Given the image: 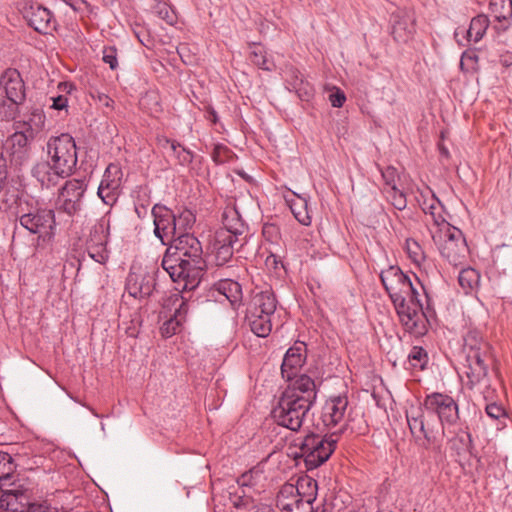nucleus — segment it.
Returning <instances> with one entry per match:
<instances>
[{"instance_id":"nucleus-1","label":"nucleus","mask_w":512,"mask_h":512,"mask_svg":"<svg viewBox=\"0 0 512 512\" xmlns=\"http://www.w3.org/2000/svg\"><path fill=\"white\" fill-rule=\"evenodd\" d=\"M171 240L175 243V251L167 250L162 267L182 290H193L198 286L205 267L201 243L190 233H179Z\"/></svg>"},{"instance_id":"nucleus-2","label":"nucleus","mask_w":512,"mask_h":512,"mask_svg":"<svg viewBox=\"0 0 512 512\" xmlns=\"http://www.w3.org/2000/svg\"><path fill=\"white\" fill-rule=\"evenodd\" d=\"M45 161L32 168L33 177L42 187H52L70 176L76 168L78 157L74 138L68 133L51 136L46 143Z\"/></svg>"},{"instance_id":"nucleus-3","label":"nucleus","mask_w":512,"mask_h":512,"mask_svg":"<svg viewBox=\"0 0 512 512\" xmlns=\"http://www.w3.org/2000/svg\"><path fill=\"white\" fill-rule=\"evenodd\" d=\"M406 420L415 443L430 450L436 457L443 453L445 428L421 406H410L406 410Z\"/></svg>"},{"instance_id":"nucleus-4","label":"nucleus","mask_w":512,"mask_h":512,"mask_svg":"<svg viewBox=\"0 0 512 512\" xmlns=\"http://www.w3.org/2000/svg\"><path fill=\"white\" fill-rule=\"evenodd\" d=\"M442 227L430 229L433 242L441 255L451 264L458 265L466 258L468 246L460 229L452 226L446 219H440Z\"/></svg>"},{"instance_id":"nucleus-5","label":"nucleus","mask_w":512,"mask_h":512,"mask_svg":"<svg viewBox=\"0 0 512 512\" xmlns=\"http://www.w3.org/2000/svg\"><path fill=\"white\" fill-rule=\"evenodd\" d=\"M17 218L20 225L32 234L38 235V240H51L54 236V210L40 206L38 203L20 204Z\"/></svg>"},{"instance_id":"nucleus-6","label":"nucleus","mask_w":512,"mask_h":512,"mask_svg":"<svg viewBox=\"0 0 512 512\" xmlns=\"http://www.w3.org/2000/svg\"><path fill=\"white\" fill-rule=\"evenodd\" d=\"M338 439L337 433L305 436L299 445V455L304 459L306 468L312 470L325 463L334 452Z\"/></svg>"},{"instance_id":"nucleus-7","label":"nucleus","mask_w":512,"mask_h":512,"mask_svg":"<svg viewBox=\"0 0 512 512\" xmlns=\"http://www.w3.org/2000/svg\"><path fill=\"white\" fill-rule=\"evenodd\" d=\"M310 409L311 406L305 405L303 400L282 393L277 406L272 410V417L278 425L299 431Z\"/></svg>"},{"instance_id":"nucleus-8","label":"nucleus","mask_w":512,"mask_h":512,"mask_svg":"<svg viewBox=\"0 0 512 512\" xmlns=\"http://www.w3.org/2000/svg\"><path fill=\"white\" fill-rule=\"evenodd\" d=\"M422 408L444 428L455 425L460 418L458 404L448 394L433 392L426 395Z\"/></svg>"},{"instance_id":"nucleus-9","label":"nucleus","mask_w":512,"mask_h":512,"mask_svg":"<svg viewBox=\"0 0 512 512\" xmlns=\"http://www.w3.org/2000/svg\"><path fill=\"white\" fill-rule=\"evenodd\" d=\"M7 120L13 121L12 128L29 134L36 138L45 127L46 117L42 109L31 107L21 113L20 106H7L5 110Z\"/></svg>"},{"instance_id":"nucleus-10","label":"nucleus","mask_w":512,"mask_h":512,"mask_svg":"<svg viewBox=\"0 0 512 512\" xmlns=\"http://www.w3.org/2000/svg\"><path fill=\"white\" fill-rule=\"evenodd\" d=\"M413 277L415 283L397 266H390L380 273L381 282L391 301L407 294H417V290L420 289L418 286L420 280L415 275Z\"/></svg>"},{"instance_id":"nucleus-11","label":"nucleus","mask_w":512,"mask_h":512,"mask_svg":"<svg viewBox=\"0 0 512 512\" xmlns=\"http://www.w3.org/2000/svg\"><path fill=\"white\" fill-rule=\"evenodd\" d=\"M87 187L88 183L85 178H73L66 181L64 186L59 190L56 201L58 210L70 216L78 213L82 209L83 198Z\"/></svg>"},{"instance_id":"nucleus-12","label":"nucleus","mask_w":512,"mask_h":512,"mask_svg":"<svg viewBox=\"0 0 512 512\" xmlns=\"http://www.w3.org/2000/svg\"><path fill=\"white\" fill-rule=\"evenodd\" d=\"M348 398L345 395L331 396L326 400L322 408V422L328 428L339 426L337 433L339 437L346 430L347 426Z\"/></svg>"},{"instance_id":"nucleus-13","label":"nucleus","mask_w":512,"mask_h":512,"mask_svg":"<svg viewBox=\"0 0 512 512\" xmlns=\"http://www.w3.org/2000/svg\"><path fill=\"white\" fill-rule=\"evenodd\" d=\"M418 286L422 291L425 303L423 302V308L412 310L409 313L408 319L403 318L400 320L405 330L414 336H423L428 331L429 319L433 317L434 311L431 306L430 298L426 288L421 282H418Z\"/></svg>"},{"instance_id":"nucleus-14","label":"nucleus","mask_w":512,"mask_h":512,"mask_svg":"<svg viewBox=\"0 0 512 512\" xmlns=\"http://www.w3.org/2000/svg\"><path fill=\"white\" fill-rule=\"evenodd\" d=\"M0 93L11 102L9 106H22L26 99V86L17 69L7 68L0 76Z\"/></svg>"},{"instance_id":"nucleus-15","label":"nucleus","mask_w":512,"mask_h":512,"mask_svg":"<svg viewBox=\"0 0 512 512\" xmlns=\"http://www.w3.org/2000/svg\"><path fill=\"white\" fill-rule=\"evenodd\" d=\"M490 355L474 354L470 357H465L463 364L464 371L468 382L467 386L473 389L475 386L480 385L488 389L490 387V379L488 375Z\"/></svg>"},{"instance_id":"nucleus-16","label":"nucleus","mask_w":512,"mask_h":512,"mask_svg":"<svg viewBox=\"0 0 512 512\" xmlns=\"http://www.w3.org/2000/svg\"><path fill=\"white\" fill-rule=\"evenodd\" d=\"M123 172L116 164H109L98 186L97 195L108 206H113L120 195Z\"/></svg>"},{"instance_id":"nucleus-17","label":"nucleus","mask_w":512,"mask_h":512,"mask_svg":"<svg viewBox=\"0 0 512 512\" xmlns=\"http://www.w3.org/2000/svg\"><path fill=\"white\" fill-rule=\"evenodd\" d=\"M288 381L289 384L282 393L294 399L303 400L305 405L312 407L317 397L314 380L306 374H301L292 376Z\"/></svg>"},{"instance_id":"nucleus-18","label":"nucleus","mask_w":512,"mask_h":512,"mask_svg":"<svg viewBox=\"0 0 512 512\" xmlns=\"http://www.w3.org/2000/svg\"><path fill=\"white\" fill-rule=\"evenodd\" d=\"M35 503L30 501L28 489L22 486L0 492V508L8 512H27Z\"/></svg>"},{"instance_id":"nucleus-19","label":"nucleus","mask_w":512,"mask_h":512,"mask_svg":"<svg viewBox=\"0 0 512 512\" xmlns=\"http://www.w3.org/2000/svg\"><path fill=\"white\" fill-rule=\"evenodd\" d=\"M154 218V234L166 244V240H171L176 234L174 212L162 205L156 204L152 208Z\"/></svg>"},{"instance_id":"nucleus-20","label":"nucleus","mask_w":512,"mask_h":512,"mask_svg":"<svg viewBox=\"0 0 512 512\" xmlns=\"http://www.w3.org/2000/svg\"><path fill=\"white\" fill-rule=\"evenodd\" d=\"M13 130L14 132L6 140L7 149L12 161L22 165L29 160L31 144L36 138L17 129Z\"/></svg>"},{"instance_id":"nucleus-21","label":"nucleus","mask_w":512,"mask_h":512,"mask_svg":"<svg viewBox=\"0 0 512 512\" xmlns=\"http://www.w3.org/2000/svg\"><path fill=\"white\" fill-rule=\"evenodd\" d=\"M277 507L282 512H312L313 506L308 503L307 500L299 497L297 490L294 489L293 484H285L278 496H277Z\"/></svg>"},{"instance_id":"nucleus-22","label":"nucleus","mask_w":512,"mask_h":512,"mask_svg":"<svg viewBox=\"0 0 512 512\" xmlns=\"http://www.w3.org/2000/svg\"><path fill=\"white\" fill-rule=\"evenodd\" d=\"M153 273L130 272L126 280V291L134 298L149 297L155 289Z\"/></svg>"},{"instance_id":"nucleus-23","label":"nucleus","mask_w":512,"mask_h":512,"mask_svg":"<svg viewBox=\"0 0 512 512\" xmlns=\"http://www.w3.org/2000/svg\"><path fill=\"white\" fill-rule=\"evenodd\" d=\"M108 233L104 224L95 225L87 242L88 255L97 263L103 264L108 259L106 249Z\"/></svg>"},{"instance_id":"nucleus-24","label":"nucleus","mask_w":512,"mask_h":512,"mask_svg":"<svg viewBox=\"0 0 512 512\" xmlns=\"http://www.w3.org/2000/svg\"><path fill=\"white\" fill-rule=\"evenodd\" d=\"M243 239L235 238L231 234H227L225 231H216L213 252L215 254L216 263L219 266L226 264L233 256L236 250L235 245L237 243L242 245Z\"/></svg>"},{"instance_id":"nucleus-25","label":"nucleus","mask_w":512,"mask_h":512,"mask_svg":"<svg viewBox=\"0 0 512 512\" xmlns=\"http://www.w3.org/2000/svg\"><path fill=\"white\" fill-rule=\"evenodd\" d=\"M26 18L29 25L39 33L49 34L55 29L53 14L41 5H31L26 12Z\"/></svg>"},{"instance_id":"nucleus-26","label":"nucleus","mask_w":512,"mask_h":512,"mask_svg":"<svg viewBox=\"0 0 512 512\" xmlns=\"http://www.w3.org/2000/svg\"><path fill=\"white\" fill-rule=\"evenodd\" d=\"M417 201L423 210V212L431 217L432 223L429 225L430 229H436V227H442L440 219H445L442 215L443 206L439 199L432 193L430 189L421 191Z\"/></svg>"},{"instance_id":"nucleus-27","label":"nucleus","mask_w":512,"mask_h":512,"mask_svg":"<svg viewBox=\"0 0 512 512\" xmlns=\"http://www.w3.org/2000/svg\"><path fill=\"white\" fill-rule=\"evenodd\" d=\"M415 32V19L412 14L399 11L392 15L391 34L397 42H407Z\"/></svg>"},{"instance_id":"nucleus-28","label":"nucleus","mask_w":512,"mask_h":512,"mask_svg":"<svg viewBox=\"0 0 512 512\" xmlns=\"http://www.w3.org/2000/svg\"><path fill=\"white\" fill-rule=\"evenodd\" d=\"M305 350L304 344L299 343L286 351L281 365L283 378L291 380V377L296 375L297 370L305 363Z\"/></svg>"},{"instance_id":"nucleus-29","label":"nucleus","mask_w":512,"mask_h":512,"mask_svg":"<svg viewBox=\"0 0 512 512\" xmlns=\"http://www.w3.org/2000/svg\"><path fill=\"white\" fill-rule=\"evenodd\" d=\"M277 307L276 297L271 289L255 291L247 312L272 316Z\"/></svg>"},{"instance_id":"nucleus-30","label":"nucleus","mask_w":512,"mask_h":512,"mask_svg":"<svg viewBox=\"0 0 512 512\" xmlns=\"http://www.w3.org/2000/svg\"><path fill=\"white\" fill-rule=\"evenodd\" d=\"M175 311L161 326L160 331L163 337L169 338L177 333L178 329L185 321L188 312V304L178 295L173 300Z\"/></svg>"},{"instance_id":"nucleus-31","label":"nucleus","mask_w":512,"mask_h":512,"mask_svg":"<svg viewBox=\"0 0 512 512\" xmlns=\"http://www.w3.org/2000/svg\"><path fill=\"white\" fill-rule=\"evenodd\" d=\"M222 224L223 227L217 231H225L227 234H231L238 239H241L240 237L246 231V225L235 206L225 207L222 213Z\"/></svg>"},{"instance_id":"nucleus-32","label":"nucleus","mask_w":512,"mask_h":512,"mask_svg":"<svg viewBox=\"0 0 512 512\" xmlns=\"http://www.w3.org/2000/svg\"><path fill=\"white\" fill-rule=\"evenodd\" d=\"M285 201L289 206L295 219L304 226H309L312 222L308 210V200L305 196L292 192V196H285Z\"/></svg>"},{"instance_id":"nucleus-33","label":"nucleus","mask_w":512,"mask_h":512,"mask_svg":"<svg viewBox=\"0 0 512 512\" xmlns=\"http://www.w3.org/2000/svg\"><path fill=\"white\" fill-rule=\"evenodd\" d=\"M423 294L420 289L417 290V294H407L392 300L395 307L399 320L404 317L408 319L409 313L414 309L423 308Z\"/></svg>"},{"instance_id":"nucleus-34","label":"nucleus","mask_w":512,"mask_h":512,"mask_svg":"<svg viewBox=\"0 0 512 512\" xmlns=\"http://www.w3.org/2000/svg\"><path fill=\"white\" fill-rule=\"evenodd\" d=\"M490 10L498 22L495 28L499 31H506L512 18V0H491Z\"/></svg>"},{"instance_id":"nucleus-35","label":"nucleus","mask_w":512,"mask_h":512,"mask_svg":"<svg viewBox=\"0 0 512 512\" xmlns=\"http://www.w3.org/2000/svg\"><path fill=\"white\" fill-rule=\"evenodd\" d=\"M489 344L482 339L477 330H469L464 336L463 353L465 357L474 354L489 355Z\"/></svg>"},{"instance_id":"nucleus-36","label":"nucleus","mask_w":512,"mask_h":512,"mask_svg":"<svg viewBox=\"0 0 512 512\" xmlns=\"http://www.w3.org/2000/svg\"><path fill=\"white\" fill-rule=\"evenodd\" d=\"M216 289L227 298L234 308L241 304L242 288L238 282L231 279L220 280L216 284Z\"/></svg>"},{"instance_id":"nucleus-37","label":"nucleus","mask_w":512,"mask_h":512,"mask_svg":"<svg viewBox=\"0 0 512 512\" xmlns=\"http://www.w3.org/2000/svg\"><path fill=\"white\" fill-rule=\"evenodd\" d=\"M251 331L258 337H267L272 330L271 316L247 312Z\"/></svg>"},{"instance_id":"nucleus-38","label":"nucleus","mask_w":512,"mask_h":512,"mask_svg":"<svg viewBox=\"0 0 512 512\" xmlns=\"http://www.w3.org/2000/svg\"><path fill=\"white\" fill-rule=\"evenodd\" d=\"M480 273L471 267L462 269L458 275L459 285L466 294L476 290L480 285Z\"/></svg>"},{"instance_id":"nucleus-39","label":"nucleus","mask_w":512,"mask_h":512,"mask_svg":"<svg viewBox=\"0 0 512 512\" xmlns=\"http://www.w3.org/2000/svg\"><path fill=\"white\" fill-rule=\"evenodd\" d=\"M176 234L188 233L196 221L194 212L188 208L180 207L174 212Z\"/></svg>"},{"instance_id":"nucleus-40","label":"nucleus","mask_w":512,"mask_h":512,"mask_svg":"<svg viewBox=\"0 0 512 512\" xmlns=\"http://www.w3.org/2000/svg\"><path fill=\"white\" fill-rule=\"evenodd\" d=\"M317 488V482L310 477L300 478L297 484L294 485V489L297 490V494L299 493V497L307 500L312 506L317 497Z\"/></svg>"},{"instance_id":"nucleus-41","label":"nucleus","mask_w":512,"mask_h":512,"mask_svg":"<svg viewBox=\"0 0 512 512\" xmlns=\"http://www.w3.org/2000/svg\"><path fill=\"white\" fill-rule=\"evenodd\" d=\"M488 26L489 20L487 16L478 15L472 18L469 29L467 30L468 40L474 43L479 42L483 38Z\"/></svg>"},{"instance_id":"nucleus-42","label":"nucleus","mask_w":512,"mask_h":512,"mask_svg":"<svg viewBox=\"0 0 512 512\" xmlns=\"http://www.w3.org/2000/svg\"><path fill=\"white\" fill-rule=\"evenodd\" d=\"M163 142L162 146L166 145L170 147L173 155L177 159L178 163L182 166L189 165L193 161V153L187 148L183 147L180 143L175 140H170L168 138H163L161 140Z\"/></svg>"},{"instance_id":"nucleus-43","label":"nucleus","mask_w":512,"mask_h":512,"mask_svg":"<svg viewBox=\"0 0 512 512\" xmlns=\"http://www.w3.org/2000/svg\"><path fill=\"white\" fill-rule=\"evenodd\" d=\"M250 60L254 65L259 67L260 69L266 71H272L275 69L274 62L267 57L266 52L263 51L261 47H256L251 52Z\"/></svg>"},{"instance_id":"nucleus-44","label":"nucleus","mask_w":512,"mask_h":512,"mask_svg":"<svg viewBox=\"0 0 512 512\" xmlns=\"http://www.w3.org/2000/svg\"><path fill=\"white\" fill-rule=\"evenodd\" d=\"M290 75L292 78V81L290 82L292 89L299 94L301 99H308L311 96V89H308L304 85L301 73L296 69H291Z\"/></svg>"},{"instance_id":"nucleus-45","label":"nucleus","mask_w":512,"mask_h":512,"mask_svg":"<svg viewBox=\"0 0 512 512\" xmlns=\"http://www.w3.org/2000/svg\"><path fill=\"white\" fill-rule=\"evenodd\" d=\"M408 359L411 366L423 370L427 364L428 355L422 347L414 346L408 355Z\"/></svg>"},{"instance_id":"nucleus-46","label":"nucleus","mask_w":512,"mask_h":512,"mask_svg":"<svg viewBox=\"0 0 512 512\" xmlns=\"http://www.w3.org/2000/svg\"><path fill=\"white\" fill-rule=\"evenodd\" d=\"M405 249L409 259L415 264H421L424 261L425 255L419 243L413 239H407Z\"/></svg>"},{"instance_id":"nucleus-47","label":"nucleus","mask_w":512,"mask_h":512,"mask_svg":"<svg viewBox=\"0 0 512 512\" xmlns=\"http://www.w3.org/2000/svg\"><path fill=\"white\" fill-rule=\"evenodd\" d=\"M387 199L398 210H403L407 206L405 194L398 188H384Z\"/></svg>"},{"instance_id":"nucleus-48","label":"nucleus","mask_w":512,"mask_h":512,"mask_svg":"<svg viewBox=\"0 0 512 512\" xmlns=\"http://www.w3.org/2000/svg\"><path fill=\"white\" fill-rule=\"evenodd\" d=\"M381 175L385 183L384 188H397L399 174L396 168L388 166L381 170Z\"/></svg>"},{"instance_id":"nucleus-49","label":"nucleus","mask_w":512,"mask_h":512,"mask_svg":"<svg viewBox=\"0 0 512 512\" xmlns=\"http://www.w3.org/2000/svg\"><path fill=\"white\" fill-rule=\"evenodd\" d=\"M102 59L112 70H115L118 67L117 49L114 46L104 47Z\"/></svg>"},{"instance_id":"nucleus-50","label":"nucleus","mask_w":512,"mask_h":512,"mask_svg":"<svg viewBox=\"0 0 512 512\" xmlns=\"http://www.w3.org/2000/svg\"><path fill=\"white\" fill-rule=\"evenodd\" d=\"M157 8V13L159 16L168 24L172 25L176 21L174 12L166 4H159Z\"/></svg>"},{"instance_id":"nucleus-51","label":"nucleus","mask_w":512,"mask_h":512,"mask_svg":"<svg viewBox=\"0 0 512 512\" xmlns=\"http://www.w3.org/2000/svg\"><path fill=\"white\" fill-rule=\"evenodd\" d=\"M12 465L10 454L0 451V474H8L12 470Z\"/></svg>"},{"instance_id":"nucleus-52","label":"nucleus","mask_w":512,"mask_h":512,"mask_svg":"<svg viewBox=\"0 0 512 512\" xmlns=\"http://www.w3.org/2000/svg\"><path fill=\"white\" fill-rule=\"evenodd\" d=\"M329 100L333 107L340 108L345 103L346 96L342 90L336 88L335 92L330 94Z\"/></svg>"},{"instance_id":"nucleus-53","label":"nucleus","mask_w":512,"mask_h":512,"mask_svg":"<svg viewBox=\"0 0 512 512\" xmlns=\"http://www.w3.org/2000/svg\"><path fill=\"white\" fill-rule=\"evenodd\" d=\"M229 150L226 146L218 144L214 147L212 152V159L216 164H222L225 162L224 154Z\"/></svg>"},{"instance_id":"nucleus-54","label":"nucleus","mask_w":512,"mask_h":512,"mask_svg":"<svg viewBox=\"0 0 512 512\" xmlns=\"http://www.w3.org/2000/svg\"><path fill=\"white\" fill-rule=\"evenodd\" d=\"M485 411L490 418L495 420L501 418L505 414L504 409L495 403L488 404Z\"/></svg>"},{"instance_id":"nucleus-55","label":"nucleus","mask_w":512,"mask_h":512,"mask_svg":"<svg viewBox=\"0 0 512 512\" xmlns=\"http://www.w3.org/2000/svg\"><path fill=\"white\" fill-rule=\"evenodd\" d=\"M27 512H57L56 508H53L47 502L35 503L30 511Z\"/></svg>"},{"instance_id":"nucleus-56","label":"nucleus","mask_w":512,"mask_h":512,"mask_svg":"<svg viewBox=\"0 0 512 512\" xmlns=\"http://www.w3.org/2000/svg\"><path fill=\"white\" fill-rule=\"evenodd\" d=\"M52 105L51 107L56 110H62L67 107L68 105V99L64 95H59L57 97L52 98Z\"/></svg>"},{"instance_id":"nucleus-57","label":"nucleus","mask_w":512,"mask_h":512,"mask_svg":"<svg viewBox=\"0 0 512 512\" xmlns=\"http://www.w3.org/2000/svg\"><path fill=\"white\" fill-rule=\"evenodd\" d=\"M242 495H237L236 498L233 500V505L237 508L242 506H247L250 502V498L245 495L244 490H242Z\"/></svg>"},{"instance_id":"nucleus-58","label":"nucleus","mask_w":512,"mask_h":512,"mask_svg":"<svg viewBox=\"0 0 512 512\" xmlns=\"http://www.w3.org/2000/svg\"><path fill=\"white\" fill-rule=\"evenodd\" d=\"M74 10H82V6L90 8V5L85 0H65Z\"/></svg>"},{"instance_id":"nucleus-59","label":"nucleus","mask_w":512,"mask_h":512,"mask_svg":"<svg viewBox=\"0 0 512 512\" xmlns=\"http://www.w3.org/2000/svg\"><path fill=\"white\" fill-rule=\"evenodd\" d=\"M250 512H277L269 505H259L254 507Z\"/></svg>"},{"instance_id":"nucleus-60","label":"nucleus","mask_w":512,"mask_h":512,"mask_svg":"<svg viewBox=\"0 0 512 512\" xmlns=\"http://www.w3.org/2000/svg\"><path fill=\"white\" fill-rule=\"evenodd\" d=\"M477 56L476 55H466L463 54L460 62V66L463 69L466 62L470 61L471 63L476 62Z\"/></svg>"},{"instance_id":"nucleus-61","label":"nucleus","mask_w":512,"mask_h":512,"mask_svg":"<svg viewBox=\"0 0 512 512\" xmlns=\"http://www.w3.org/2000/svg\"><path fill=\"white\" fill-rule=\"evenodd\" d=\"M59 88H60L62 91H65V92L70 93V92L74 89V85H73L72 83L65 82V83H61V84L59 85Z\"/></svg>"},{"instance_id":"nucleus-62","label":"nucleus","mask_w":512,"mask_h":512,"mask_svg":"<svg viewBox=\"0 0 512 512\" xmlns=\"http://www.w3.org/2000/svg\"><path fill=\"white\" fill-rule=\"evenodd\" d=\"M460 441L463 443V445L466 448H469V446H471V444H472V439H471L470 433H466L465 438L464 437H460Z\"/></svg>"},{"instance_id":"nucleus-63","label":"nucleus","mask_w":512,"mask_h":512,"mask_svg":"<svg viewBox=\"0 0 512 512\" xmlns=\"http://www.w3.org/2000/svg\"><path fill=\"white\" fill-rule=\"evenodd\" d=\"M100 101H103L105 106H110L111 103H113V100L110 99L108 96L104 95L103 98L100 97Z\"/></svg>"},{"instance_id":"nucleus-64","label":"nucleus","mask_w":512,"mask_h":512,"mask_svg":"<svg viewBox=\"0 0 512 512\" xmlns=\"http://www.w3.org/2000/svg\"><path fill=\"white\" fill-rule=\"evenodd\" d=\"M126 333L130 337H136L138 332H137L136 328L134 327V328H127Z\"/></svg>"}]
</instances>
